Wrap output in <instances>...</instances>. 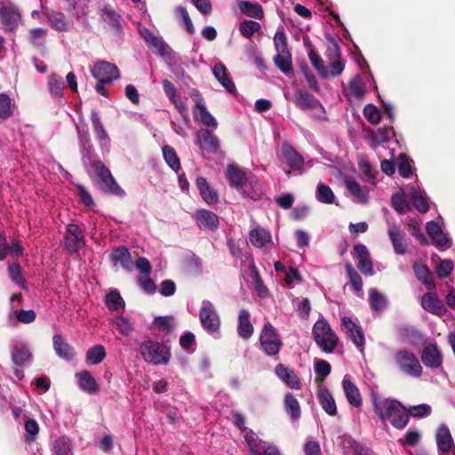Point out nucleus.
Listing matches in <instances>:
<instances>
[{"instance_id": "nucleus-1", "label": "nucleus", "mask_w": 455, "mask_h": 455, "mask_svg": "<svg viewBox=\"0 0 455 455\" xmlns=\"http://www.w3.org/2000/svg\"><path fill=\"white\" fill-rule=\"evenodd\" d=\"M76 127L79 151L84 168L90 175L96 179L102 190L115 195L123 194L124 191L117 185L109 170L102 162L96 160L94 147L87 125L84 123H78Z\"/></svg>"}, {"instance_id": "nucleus-2", "label": "nucleus", "mask_w": 455, "mask_h": 455, "mask_svg": "<svg viewBox=\"0 0 455 455\" xmlns=\"http://www.w3.org/2000/svg\"><path fill=\"white\" fill-rule=\"evenodd\" d=\"M376 413L383 420H388L396 428H403L409 421L406 409L396 400L375 398L373 401Z\"/></svg>"}, {"instance_id": "nucleus-3", "label": "nucleus", "mask_w": 455, "mask_h": 455, "mask_svg": "<svg viewBox=\"0 0 455 455\" xmlns=\"http://www.w3.org/2000/svg\"><path fill=\"white\" fill-rule=\"evenodd\" d=\"M233 422L243 434V438L251 455H281L275 445L267 444L259 440L253 431L245 427L243 415L237 412L234 413Z\"/></svg>"}, {"instance_id": "nucleus-4", "label": "nucleus", "mask_w": 455, "mask_h": 455, "mask_svg": "<svg viewBox=\"0 0 455 455\" xmlns=\"http://www.w3.org/2000/svg\"><path fill=\"white\" fill-rule=\"evenodd\" d=\"M225 176L229 182V185L235 189H242L247 182L253 188L252 192L243 191V196L251 199H257L262 193L261 186L258 180L251 179L248 176L247 172L235 164H230L227 166Z\"/></svg>"}, {"instance_id": "nucleus-5", "label": "nucleus", "mask_w": 455, "mask_h": 455, "mask_svg": "<svg viewBox=\"0 0 455 455\" xmlns=\"http://www.w3.org/2000/svg\"><path fill=\"white\" fill-rule=\"evenodd\" d=\"M393 363L405 376L419 378L423 371L417 355L407 348H400L394 352Z\"/></svg>"}, {"instance_id": "nucleus-6", "label": "nucleus", "mask_w": 455, "mask_h": 455, "mask_svg": "<svg viewBox=\"0 0 455 455\" xmlns=\"http://www.w3.org/2000/svg\"><path fill=\"white\" fill-rule=\"evenodd\" d=\"M140 351L147 363L155 365L166 364L171 358L170 347L158 341L146 340L142 342Z\"/></svg>"}, {"instance_id": "nucleus-7", "label": "nucleus", "mask_w": 455, "mask_h": 455, "mask_svg": "<svg viewBox=\"0 0 455 455\" xmlns=\"http://www.w3.org/2000/svg\"><path fill=\"white\" fill-rule=\"evenodd\" d=\"M198 316L204 330L207 333L218 337L221 321L215 306L210 300L204 299L202 301Z\"/></svg>"}, {"instance_id": "nucleus-8", "label": "nucleus", "mask_w": 455, "mask_h": 455, "mask_svg": "<svg viewBox=\"0 0 455 455\" xmlns=\"http://www.w3.org/2000/svg\"><path fill=\"white\" fill-rule=\"evenodd\" d=\"M313 336L315 343L326 353L332 352L338 344V337L330 324L320 319L313 326Z\"/></svg>"}, {"instance_id": "nucleus-9", "label": "nucleus", "mask_w": 455, "mask_h": 455, "mask_svg": "<svg viewBox=\"0 0 455 455\" xmlns=\"http://www.w3.org/2000/svg\"><path fill=\"white\" fill-rule=\"evenodd\" d=\"M259 343L263 351L267 355H276L283 346L276 329L269 323H265L262 328Z\"/></svg>"}, {"instance_id": "nucleus-10", "label": "nucleus", "mask_w": 455, "mask_h": 455, "mask_svg": "<svg viewBox=\"0 0 455 455\" xmlns=\"http://www.w3.org/2000/svg\"><path fill=\"white\" fill-rule=\"evenodd\" d=\"M342 328L361 353L364 351L365 339L361 326L349 316L341 318Z\"/></svg>"}, {"instance_id": "nucleus-11", "label": "nucleus", "mask_w": 455, "mask_h": 455, "mask_svg": "<svg viewBox=\"0 0 455 455\" xmlns=\"http://www.w3.org/2000/svg\"><path fill=\"white\" fill-rule=\"evenodd\" d=\"M92 75L100 82L112 83L119 77V70L116 65L102 60L95 63Z\"/></svg>"}, {"instance_id": "nucleus-12", "label": "nucleus", "mask_w": 455, "mask_h": 455, "mask_svg": "<svg viewBox=\"0 0 455 455\" xmlns=\"http://www.w3.org/2000/svg\"><path fill=\"white\" fill-rule=\"evenodd\" d=\"M435 442L439 455H455V445L448 427L444 424L438 427Z\"/></svg>"}, {"instance_id": "nucleus-13", "label": "nucleus", "mask_w": 455, "mask_h": 455, "mask_svg": "<svg viewBox=\"0 0 455 455\" xmlns=\"http://www.w3.org/2000/svg\"><path fill=\"white\" fill-rule=\"evenodd\" d=\"M20 20L21 13L13 3L9 1L6 5L0 6V21L5 29H14Z\"/></svg>"}, {"instance_id": "nucleus-14", "label": "nucleus", "mask_w": 455, "mask_h": 455, "mask_svg": "<svg viewBox=\"0 0 455 455\" xmlns=\"http://www.w3.org/2000/svg\"><path fill=\"white\" fill-rule=\"evenodd\" d=\"M249 240L254 247L264 251H269L274 246L271 233L259 226L255 227L250 231Z\"/></svg>"}, {"instance_id": "nucleus-15", "label": "nucleus", "mask_w": 455, "mask_h": 455, "mask_svg": "<svg viewBox=\"0 0 455 455\" xmlns=\"http://www.w3.org/2000/svg\"><path fill=\"white\" fill-rule=\"evenodd\" d=\"M92 130L99 142V146L103 152H108L110 147V138L101 122L100 114L93 110L91 115Z\"/></svg>"}, {"instance_id": "nucleus-16", "label": "nucleus", "mask_w": 455, "mask_h": 455, "mask_svg": "<svg viewBox=\"0 0 455 455\" xmlns=\"http://www.w3.org/2000/svg\"><path fill=\"white\" fill-rule=\"evenodd\" d=\"M345 185L355 203L366 204L369 202L370 188L362 186L356 180L350 178L345 180Z\"/></svg>"}, {"instance_id": "nucleus-17", "label": "nucleus", "mask_w": 455, "mask_h": 455, "mask_svg": "<svg viewBox=\"0 0 455 455\" xmlns=\"http://www.w3.org/2000/svg\"><path fill=\"white\" fill-rule=\"evenodd\" d=\"M65 245L71 251H77L84 245V237L81 228L76 224L67 227Z\"/></svg>"}, {"instance_id": "nucleus-18", "label": "nucleus", "mask_w": 455, "mask_h": 455, "mask_svg": "<svg viewBox=\"0 0 455 455\" xmlns=\"http://www.w3.org/2000/svg\"><path fill=\"white\" fill-rule=\"evenodd\" d=\"M421 361L427 368L438 369L443 363V355L436 345L429 344L422 351Z\"/></svg>"}, {"instance_id": "nucleus-19", "label": "nucleus", "mask_w": 455, "mask_h": 455, "mask_svg": "<svg viewBox=\"0 0 455 455\" xmlns=\"http://www.w3.org/2000/svg\"><path fill=\"white\" fill-rule=\"evenodd\" d=\"M275 372L276 376L291 389L299 390L301 382L294 371L290 370L282 363L275 366Z\"/></svg>"}, {"instance_id": "nucleus-20", "label": "nucleus", "mask_w": 455, "mask_h": 455, "mask_svg": "<svg viewBox=\"0 0 455 455\" xmlns=\"http://www.w3.org/2000/svg\"><path fill=\"white\" fill-rule=\"evenodd\" d=\"M394 135L392 127H383L378 130L366 131L365 140L371 148H376L379 144L389 140Z\"/></svg>"}, {"instance_id": "nucleus-21", "label": "nucleus", "mask_w": 455, "mask_h": 455, "mask_svg": "<svg viewBox=\"0 0 455 455\" xmlns=\"http://www.w3.org/2000/svg\"><path fill=\"white\" fill-rule=\"evenodd\" d=\"M387 235L395 252L397 254H404L407 250V244L404 241L405 233L399 227L392 224L388 226Z\"/></svg>"}, {"instance_id": "nucleus-22", "label": "nucleus", "mask_w": 455, "mask_h": 455, "mask_svg": "<svg viewBox=\"0 0 455 455\" xmlns=\"http://www.w3.org/2000/svg\"><path fill=\"white\" fill-rule=\"evenodd\" d=\"M358 259L357 267L359 270L367 275H373L372 262L370 257V252L365 245L356 244L354 247Z\"/></svg>"}, {"instance_id": "nucleus-23", "label": "nucleus", "mask_w": 455, "mask_h": 455, "mask_svg": "<svg viewBox=\"0 0 455 455\" xmlns=\"http://www.w3.org/2000/svg\"><path fill=\"white\" fill-rule=\"evenodd\" d=\"M196 144L208 152H216L220 148L219 140L206 129L197 132Z\"/></svg>"}, {"instance_id": "nucleus-24", "label": "nucleus", "mask_w": 455, "mask_h": 455, "mask_svg": "<svg viewBox=\"0 0 455 455\" xmlns=\"http://www.w3.org/2000/svg\"><path fill=\"white\" fill-rule=\"evenodd\" d=\"M342 387L349 404L360 407L363 402L360 391L349 376L346 375L343 378Z\"/></svg>"}, {"instance_id": "nucleus-25", "label": "nucleus", "mask_w": 455, "mask_h": 455, "mask_svg": "<svg viewBox=\"0 0 455 455\" xmlns=\"http://www.w3.org/2000/svg\"><path fill=\"white\" fill-rule=\"evenodd\" d=\"M79 387L88 394L93 395L100 391V386L92 375L86 370L76 374Z\"/></svg>"}, {"instance_id": "nucleus-26", "label": "nucleus", "mask_w": 455, "mask_h": 455, "mask_svg": "<svg viewBox=\"0 0 455 455\" xmlns=\"http://www.w3.org/2000/svg\"><path fill=\"white\" fill-rule=\"evenodd\" d=\"M283 156L285 163L293 171H299L302 169L304 160L298 152L288 143H283L282 146Z\"/></svg>"}, {"instance_id": "nucleus-27", "label": "nucleus", "mask_w": 455, "mask_h": 455, "mask_svg": "<svg viewBox=\"0 0 455 455\" xmlns=\"http://www.w3.org/2000/svg\"><path fill=\"white\" fill-rule=\"evenodd\" d=\"M318 402L323 410L330 416L337 414V406L331 392L325 387H320L317 392Z\"/></svg>"}, {"instance_id": "nucleus-28", "label": "nucleus", "mask_w": 455, "mask_h": 455, "mask_svg": "<svg viewBox=\"0 0 455 455\" xmlns=\"http://www.w3.org/2000/svg\"><path fill=\"white\" fill-rule=\"evenodd\" d=\"M163 87L165 95L167 98L172 101V103L175 106V108L179 110L180 114L187 111V105L182 100L180 95L178 93L176 87L174 84L167 80L164 79L163 81Z\"/></svg>"}, {"instance_id": "nucleus-29", "label": "nucleus", "mask_w": 455, "mask_h": 455, "mask_svg": "<svg viewBox=\"0 0 455 455\" xmlns=\"http://www.w3.org/2000/svg\"><path fill=\"white\" fill-rule=\"evenodd\" d=\"M195 219L197 225L201 228H208L213 230L216 229L219 226L218 216L214 212L208 210L197 211L195 214Z\"/></svg>"}, {"instance_id": "nucleus-30", "label": "nucleus", "mask_w": 455, "mask_h": 455, "mask_svg": "<svg viewBox=\"0 0 455 455\" xmlns=\"http://www.w3.org/2000/svg\"><path fill=\"white\" fill-rule=\"evenodd\" d=\"M421 305L425 310L437 315L445 312L443 303L433 293L425 294L421 299Z\"/></svg>"}, {"instance_id": "nucleus-31", "label": "nucleus", "mask_w": 455, "mask_h": 455, "mask_svg": "<svg viewBox=\"0 0 455 455\" xmlns=\"http://www.w3.org/2000/svg\"><path fill=\"white\" fill-rule=\"evenodd\" d=\"M254 328L250 321V313L246 309H242L238 315L237 332L239 337L247 339L253 334Z\"/></svg>"}, {"instance_id": "nucleus-32", "label": "nucleus", "mask_w": 455, "mask_h": 455, "mask_svg": "<svg viewBox=\"0 0 455 455\" xmlns=\"http://www.w3.org/2000/svg\"><path fill=\"white\" fill-rule=\"evenodd\" d=\"M45 16L47 18L48 24L52 28L60 32L68 31L69 29L70 23L64 13L52 11L46 12Z\"/></svg>"}, {"instance_id": "nucleus-33", "label": "nucleus", "mask_w": 455, "mask_h": 455, "mask_svg": "<svg viewBox=\"0 0 455 455\" xmlns=\"http://www.w3.org/2000/svg\"><path fill=\"white\" fill-rule=\"evenodd\" d=\"M194 116L199 120L203 124L209 127H217V122L212 114L206 109L205 104L203 100H199L194 109Z\"/></svg>"}, {"instance_id": "nucleus-34", "label": "nucleus", "mask_w": 455, "mask_h": 455, "mask_svg": "<svg viewBox=\"0 0 455 455\" xmlns=\"http://www.w3.org/2000/svg\"><path fill=\"white\" fill-rule=\"evenodd\" d=\"M212 73L215 78L228 92L233 93L235 92V85L228 77L227 68L222 63L215 64L212 68Z\"/></svg>"}, {"instance_id": "nucleus-35", "label": "nucleus", "mask_w": 455, "mask_h": 455, "mask_svg": "<svg viewBox=\"0 0 455 455\" xmlns=\"http://www.w3.org/2000/svg\"><path fill=\"white\" fill-rule=\"evenodd\" d=\"M407 197L413 204V206L420 212H427L429 209L428 202L425 192L414 188H410Z\"/></svg>"}, {"instance_id": "nucleus-36", "label": "nucleus", "mask_w": 455, "mask_h": 455, "mask_svg": "<svg viewBox=\"0 0 455 455\" xmlns=\"http://www.w3.org/2000/svg\"><path fill=\"white\" fill-rule=\"evenodd\" d=\"M196 184L203 200L205 203L212 204L218 202V194L212 188L204 177H198Z\"/></svg>"}, {"instance_id": "nucleus-37", "label": "nucleus", "mask_w": 455, "mask_h": 455, "mask_svg": "<svg viewBox=\"0 0 455 455\" xmlns=\"http://www.w3.org/2000/svg\"><path fill=\"white\" fill-rule=\"evenodd\" d=\"M112 326L123 336H129L134 330L133 323L126 315H116L110 319Z\"/></svg>"}, {"instance_id": "nucleus-38", "label": "nucleus", "mask_w": 455, "mask_h": 455, "mask_svg": "<svg viewBox=\"0 0 455 455\" xmlns=\"http://www.w3.org/2000/svg\"><path fill=\"white\" fill-rule=\"evenodd\" d=\"M296 105L303 110L313 109L321 107L319 101L307 91L299 90L295 99Z\"/></svg>"}, {"instance_id": "nucleus-39", "label": "nucleus", "mask_w": 455, "mask_h": 455, "mask_svg": "<svg viewBox=\"0 0 455 455\" xmlns=\"http://www.w3.org/2000/svg\"><path fill=\"white\" fill-rule=\"evenodd\" d=\"M275 66L286 76H291L293 73L291 65V56L289 51L283 52H276L274 58Z\"/></svg>"}, {"instance_id": "nucleus-40", "label": "nucleus", "mask_w": 455, "mask_h": 455, "mask_svg": "<svg viewBox=\"0 0 455 455\" xmlns=\"http://www.w3.org/2000/svg\"><path fill=\"white\" fill-rule=\"evenodd\" d=\"M111 259L115 263H120L126 270H131L133 267L131 254L125 247H118L115 249L111 253Z\"/></svg>"}, {"instance_id": "nucleus-41", "label": "nucleus", "mask_w": 455, "mask_h": 455, "mask_svg": "<svg viewBox=\"0 0 455 455\" xmlns=\"http://www.w3.org/2000/svg\"><path fill=\"white\" fill-rule=\"evenodd\" d=\"M240 11L246 16L261 20L264 12L260 4L248 1H241L238 4Z\"/></svg>"}, {"instance_id": "nucleus-42", "label": "nucleus", "mask_w": 455, "mask_h": 455, "mask_svg": "<svg viewBox=\"0 0 455 455\" xmlns=\"http://www.w3.org/2000/svg\"><path fill=\"white\" fill-rule=\"evenodd\" d=\"M53 347L60 357L65 360H69L73 357V348L70 345L63 341L60 335L56 334L53 336Z\"/></svg>"}, {"instance_id": "nucleus-43", "label": "nucleus", "mask_w": 455, "mask_h": 455, "mask_svg": "<svg viewBox=\"0 0 455 455\" xmlns=\"http://www.w3.org/2000/svg\"><path fill=\"white\" fill-rule=\"evenodd\" d=\"M12 358L16 365H24L31 358L28 347L24 344H16L13 347Z\"/></svg>"}, {"instance_id": "nucleus-44", "label": "nucleus", "mask_w": 455, "mask_h": 455, "mask_svg": "<svg viewBox=\"0 0 455 455\" xmlns=\"http://www.w3.org/2000/svg\"><path fill=\"white\" fill-rule=\"evenodd\" d=\"M414 273L418 279L421 281L427 289H432L435 286L434 279L425 265L415 263L413 266Z\"/></svg>"}, {"instance_id": "nucleus-45", "label": "nucleus", "mask_w": 455, "mask_h": 455, "mask_svg": "<svg viewBox=\"0 0 455 455\" xmlns=\"http://www.w3.org/2000/svg\"><path fill=\"white\" fill-rule=\"evenodd\" d=\"M163 156L166 164L176 172L180 169V162L175 149L171 146L163 148Z\"/></svg>"}, {"instance_id": "nucleus-46", "label": "nucleus", "mask_w": 455, "mask_h": 455, "mask_svg": "<svg viewBox=\"0 0 455 455\" xmlns=\"http://www.w3.org/2000/svg\"><path fill=\"white\" fill-rule=\"evenodd\" d=\"M100 17L103 20V21L106 22L111 28L115 29L116 33H119L121 31L119 16L116 15V13L113 10L109 8L102 9Z\"/></svg>"}, {"instance_id": "nucleus-47", "label": "nucleus", "mask_w": 455, "mask_h": 455, "mask_svg": "<svg viewBox=\"0 0 455 455\" xmlns=\"http://www.w3.org/2000/svg\"><path fill=\"white\" fill-rule=\"evenodd\" d=\"M369 301L371 307L376 311L383 310L387 304L386 297L373 288L369 291Z\"/></svg>"}, {"instance_id": "nucleus-48", "label": "nucleus", "mask_w": 455, "mask_h": 455, "mask_svg": "<svg viewBox=\"0 0 455 455\" xmlns=\"http://www.w3.org/2000/svg\"><path fill=\"white\" fill-rule=\"evenodd\" d=\"M286 411L291 419H298L300 417V406L292 394H287L284 398Z\"/></svg>"}, {"instance_id": "nucleus-49", "label": "nucleus", "mask_w": 455, "mask_h": 455, "mask_svg": "<svg viewBox=\"0 0 455 455\" xmlns=\"http://www.w3.org/2000/svg\"><path fill=\"white\" fill-rule=\"evenodd\" d=\"M316 199L323 204H332L335 200V196L330 187L323 183H319L315 191Z\"/></svg>"}, {"instance_id": "nucleus-50", "label": "nucleus", "mask_w": 455, "mask_h": 455, "mask_svg": "<svg viewBox=\"0 0 455 455\" xmlns=\"http://www.w3.org/2000/svg\"><path fill=\"white\" fill-rule=\"evenodd\" d=\"M106 356L105 348L101 345L91 347L86 353V361L92 365L101 363Z\"/></svg>"}, {"instance_id": "nucleus-51", "label": "nucleus", "mask_w": 455, "mask_h": 455, "mask_svg": "<svg viewBox=\"0 0 455 455\" xmlns=\"http://www.w3.org/2000/svg\"><path fill=\"white\" fill-rule=\"evenodd\" d=\"M25 440L26 442H33L36 438L39 432V426L35 419L25 416L24 418Z\"/></svg>"}, {"instance_id": "nucleus-52", "label": "nucleus", "mask_w": 455, "mask_h": 455, "mask_svg": "<svg viewBox=\"0 0 455 455\" xmlns=\"http://www.w3.org/2000/svg\"><path fill=\"white\" fill-rule=\"evenodd\" d=\"M260 28V24L254 20H243L239 25L241 35L246 38H251L253 34L259 32Z\"/></svg>"}, {"instance_id": "nucleus-53", "label": "nucleus", "mask_w": 455, "mask_h": 455, "mask_svg": "<svg viewBox=\"0 0 455 455\" xmlns=\"http://www.w3.org/2000/svg\"><path fill=\"white\" fill-rule=\"evenodd\" d=\"M106 304L108 309L114 311L123 308L124 307V300L121 297L120 293L116 291H110L106 296Z\"/></svg>"}, {"instance_id": "nucleus-54", "label": "nucleus", "mask_w": 455, "mask_h": 455, "mask_svg": "<svg viewBox=\"0 0 455 455\" xmlns=\"http://www.w3.org/2000/svg\"><path fill=\"white\" fill-rule=\"evenodd\" d=\"M411 161L404 154L397 158L398 172L403 178H409L412 174Z\"/></svg>"}, {"instance_id": "nucleus-55", "label": "nucleus", "mask_w": 455, "mask_h": 455, "mask_svg": "<svg viewBox=\"0 0 455 455\" xmlns=\"http://www.w3.org/2000/svg\"><path fill=\"white\" fill-rule=\"evenodd\" d=\"M12 102L6 93H0V118L7 119L12 114Z\"/></svg>"}, {"instance_id": "nucleus-56", "label": "nucleus", "mask_w": 455, "mask_h": 455, "mask_svg": "<svg viewBox=\"0 0 455 455\" xmlns=\"http://www.w3.org/2000/svg\"><path fill=\"white\" fill-rule=\"evenodd\" d=\"M409 191L403 193H397L392 196V205L394 209L399 213L406 212L410 207L405 199Z\"/></svg>"}, {"instance_id": "nucleus-57", "label": "nucleus", "mask_w": 455, "mask_h": 455, "mask_svg": "<svg viewBox=\"0 0 455 455\" xmlns=\"http://www.w3.org/2000/svg\"><path fill=\"white\" fill-rule=\"evenodd\" d=\"M363 116L371 124H378L381 120L380 110L372 104H367L363 108Z\"/></svg>"}, {"instance_id": "nucleus-58", "label": "nucleus", "mask_w": 455, "mask_h": 455, "mask_svg": "<svg viewBox=\"0 0 455 455\" xmlns=\"http://www.w3.org/2000/svg\"><path fill=\"white\" fill-rule=\"evenodd\" d=\"M53 451L56 455H69L71 451L70 441L67 438H58L53 443Z\"/></svg>"}, {"instance_id": "nucleus-59", "label": "nucleus", "mask_w": 455, "mask_h": 455, "mask_svg": "<svg viewBox=\"0 0 455 455\" xmlns=\"http://www.w3.org/2000/svg\"><path fill=\"white\" fill-rule=\"evenodd\" d=\"M346 270L349 276L354 291L357 292L361 291L363 289V281L360 275L353 268L350 264L346 265Z\"/></svg>"}, {"instance_id": "nucleus-60", "label": "nucleus", "mask_w": 455, "mask_h": 455, "mask_svg": "<svg viewBox=\"0 0 455 455\" xmlns=\"http://www.w3.org/2000/svg\"><path fill=\"white\" fill-rule=\"evenodd\" d=\"M51 93L54 96H60L63 88V81L61 76L58 75H51L48 81Z\"/></svg>"}, {"instance_id": "nucleus-61", "label": "nucleus", "mask_w": 455, "mask_h": 455, "mask_svg": "<svg viewBox=\"0 0 455 455\" xmlns=\"http://www.w3.org/2000/svg\"><path fill=\"white\" fill-rule=\"evenodd\" d=\"M12 315L22 323H31L36 319V313L34 310H13Z\"/></svg>"}, {"instance_id": "nucleus-62", "label": "nucleus", "mask_w": 455, "mask_h": 455, "mask_svg": "<svg viewBox=\"0 0 455 455\" xmlns=\"http://www.w3.org/2000/svg\"><path fill=\"white\" fill-rule=\"evenodd\" d=\"M349 90L355 97H363L365 93V86L361 77H355L349 84Z\"/></svg>"}, {"instance_id": "nucleus-63", "label": "nucleus", "mask_w": 455, "mask_h": 455, "mask_svg": "<svg viewBox=\"0 0 455 455\" xmlns=\"http://www.w3.org/2000/svg\"><path fill=\"white\" fill-rule=\"evenodd\" d=\"M325 68L326 75H323V77L337 76L344 70V63L339 59H337L332 60Z\"/></svg>"}, {"instance_id": "nucleus-64", "label": "nucleus", "mask_w": 455, "mask_h": 455, "mask_svg": "<svg viewBox=\"0 0 455 455\" xmlns=\"http://www.w3.org/2000/svg\"><path fill=\"white\" fill-rule=\"evenodd\" d=\"M76 188V196H78L79 201L87 207L94 206V201L89 191L82 185H77Z\"/></svg>"}]
</instances>
